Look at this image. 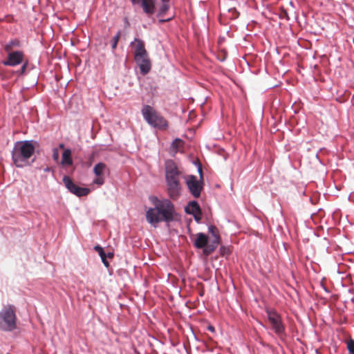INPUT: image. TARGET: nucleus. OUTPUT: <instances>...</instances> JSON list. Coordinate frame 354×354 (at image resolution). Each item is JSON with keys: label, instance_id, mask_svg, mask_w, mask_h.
Here are the masks:
<instances>
[{"label": "nucleus", "instance_id": "nucleus-1", "mask_svg": "<svg viewBox=\"0 0 354 354\" xmlns=\"http://www.w3.org/2000/svg\"><path fill=\"white\" fill-rule=\"evenodd\" d=\"M153 205L146 212V220L153 227H156L161 222L165 223L167 225L175 221L177 213L175 206L169 198H159L156 196H151L149 198Z\"/></svg>", "mask_w": 354, "mask_h": 354}, {"label": "nucleus", "instance_id": "nucleus-5", "mask_svg": "<svg viewBox=\"0 0 354 354\" xmlns=\"http://www.w3.org/2000/svg\"><path fill=\"white\" fill-rule=\"evenodd\" d=\"M16 315L12 306H5L0 312V329L12 331L17 328Z\"/></svg>", "mask_w": 354, "mask_h": 354}, {"label": "nucleus", "instance_id": "nucleus-35", "mask_svg": "<svg viewBox=\"0 0 354 354\" xmlns=\"http://www.w3.org/2000/svg\"><path fill=\"white\" fill-rule=\"evenodd\" d=\"M321 286H322V288H326V287H325V286L322 283V281H321Z\"/></svg>", "mask_w": 354, "mask_h": 354}, {"label": "nucleus", "instance_id": "nucleus-6", "mask_svg": "<svg viewBox=\"0 0 354 354\" xmlns=\"http://www.w3.org/2000/svg\"><path fill=\"white\" fill-rule=\"evenodd\" d=\"M198 171L201 178L200 180H198L197 177L194 175L187 176L185 180V183L189 192L196 198L200 197L201 190L203 189V171L201 165H199Z\"/></svg>", "mask_w": 354, "mask_h": 354}, {"label": "nucleus", "instance_id": "nucleus-7", "mask_svg": "<svg viewBox=\"0 0 354 354\" xmlns=\"http://www.w3.org/2000/svg\"><path fill=\"white\" fill-rule=\"evenodd\" d=\"M268 319L272 326L275 333L279 336H281L284 333L285 328L282 324L281 316L273 309H266Z\"/></svg>", "mask_w": 354, "mask_h": 354}, {"label": "nucleus", "instance_id": "nucleus-2", "mask_svg": "<svg viewBox=\"0 0 354 354\" xmlns=\"http://www.w3.org/2000/svg\"><path fill=\"white\" fill-rule=\"evenodd\" d=\"M38 145L32 140L16 142L11 152L12 160L14 165L19 168L30 165L35 159L30 160L35 150V145Z\"/></svg>", "mask_w": 354, "mask_h": 354}, {"label": "nucleus", "instance_id": "nucleus-29", "mask_svg": "<svg viewBox=\"0 0 354 354\" xmlns=\"http://www.w3.org/2000/svg\"><path fill=\"white\" fill-rule=\"evenodd\" d=\"M221 252H222V254L224 255L226 252V251L228 252V249L224 248V247H221Z\"/></svg>", "mask_w": 354, "mask_h": 354}, {"label": "nucleus", "instance_id": "nucleus-26", "mask_svg": "<svg viewBox=\"0 0 354 354\" xmlns=\"http://www.w3.org/2000/svg\"><path fill=\"white\" fill-rule=\"evenodd\" d=\"M123 21H124V28H129L130 26V23L129 21V19L127 17H124L123 19Z\"/></svg>", "mask_w": 354, "mask_h": 354}, {"label": "nucleus", "instance_id": "nucleus-24", "mask_svg": "<svg viewBox=\"0 0 354 354\" xmlns=\"http://www.w3.org/2000/svg\"><path fill=\"white\" fill-rule=\"evenodd\" d=\"M100 256L101 257V259H102V263H104V265L106 266V267H109V263L108 262V261L106 260V254L104 252L102 254H100Z\"/></svg>", "mask_w": 354, "mask_h": 354}, {"label": "nucleus", "instance_id": "nucleus-9", "mask_svg": "<svg viewBox=\"0 0 354 354\" xmlns=\"http://www.w3.org/2000/svg\"><path fill=\"white\" fill-rule=\"evenodd\" d=\"M208 232L212 234V239L209 241L208 247L203 251V254L205 256L211 254L216 249L220 243V236L216 227L212 225H209Z\"/></svg>", "mask_w": 354, "mask_h": 354}, {"label": "nucleus", "instance_id": "nucleus-19", "mask_svg": "<svg viewBox=\"0 0 354 354\" xmlns=\"http://www.w3.org/2000/svg\"><path fill=\"white\" fill-rule=\"evenodd\" d=\"M20 41L17 39H11L5 46L4 50L6 52L9 53L13 47H19Z\"/></svg>", "mask_w": 354, "mask_h": 354}, {"label": "nucleus", "instance_id": "nucleus-21", "mask_svg": "<svg viewBox=\"0 0 354 354\" xmlns=\"http://www.w3.org/2000/svg\"><path fill=\"white\" fill-rule=\"evenodd\" d=\"M183 140L180 138H176L171 143V147L174 151H177L178 149L182 146Z\"/></svg>", "mask_w": 354, "mask_h": 354}, {"label": "nucleus", "instance_id": "nucleus-31", "mask_svg": "<svg viewBox=\"0 0 354 354\" xmlns=\"http://www.w3.org/2000/svg\"><path fill=\"white\" fill-rule=\"evenodd\" d=\"M282 17H286V19H288V13L286 11H283V16Z\"/></svg>", "mask_w": 354, "mask_h": 354}, {"label": "nucleus", "instance_id": "nucleus-34", "mask_svg": "<svg viewBox=\"0 0 354 354\" xmlns=\"http://www.w3.org/2000/svg\"><path fill=\"white\" fill-rule=\"evenodd\" d=\"M59 148L63 149L64 147V145L62 143L59 145Z\"/></svg>", "mask_w": 354, "mask_h": 354}, {"label": "nucleus", "instance_id": "nucleus-14", "mask_svg": "<svg viewBox=\"0 0 354 354\" xmlns=\"http://www.w3.org/2000/svg\"><path fill=\"white\" fill-rule=\"evenodd\" d=\"M131 46H134V59L148 55V53L145 49L144 41L138 38H135L134 41H131Z\"/></svg>", "mask_w": 354, "mask_h": 354}, {"label": "nucleus", "instance_id": "nucleus-8", "mask_svg": "<svg viewBox=\"0 0 354 354\" xmlns=\"http://www.w3.org/2000/svg\"><path fill=\"white\" fill-rule=\"evenodd\" d=\"M62 181L66 188L71 193L78 197L87 196L91 192L90 189L87 187H81L75 184L72 179L68 176H64L63 177Z\"/></svg>", "mask_w": 354, "mask_h": 354}, {"label": "nucleus", "instance_id": "nucleus-3", "mask_svg": "<svg viewBox=\"0 0 354 354\" xmlns=\"http://www.w3.org/2000/svg\"><path fill=\"white\" fill-rule=\"evenodd\" d=\"M180 175L181 172L172 160H168L165 162L167 194L170 200L177 201L181 196Z\"/></svg>", "mask_w": 354, "mask_h": 354}, {"label": "nucleus", "instance_id": "nucleus-12", "mask_svg": "<svg viewBox=\"0 0 354 354\" xmlns=\"http://www.w3.org/2000/svg\"><path fill=\"white\" fill-rule=\"evenodd\" d=\"M140 68V72L142 75L148 74L151 69V62L149 55L139 57L134 59Z\"/></svg>", "mask_w": 354, "mask_h": 354}, {"label": "nucleus", "instance_id": "nucleus-30", "mask_svg": "<svg viewBox=\"0 0 354 354\" xmlns=\"http://www.w3.org/2000/svg\"><path fill=\"white\" fill-rule=\"evenodd\" d=\"M207 329L209 330V331H212V332H214V327L213 326H209L207 327Z\"/></svg>", "mask_w": 354, "mask_h": 354}, {"label": "nucleus", "instance_id": "nucleus-36", "mask_svg": "<svg viewBox=\"0 0 354 354\" xmlns=\"http://www.w3.org/2000/svg\"><path fill=\"white\" fill-rule=\"evenodd\" d=\"M324 290H325L326 292H328H328H330L329 289H328V288L324 289Z\"/></svg>", "mask_w": 354, "mask_h": 354}, {"label": "nucleus", "instance_id": "nucleus-32", "mask_svg": "<svg viewBox=\"0 0 354 354\" xmlns=\"http://www.w3.org/2000/svg\"><path fill=\"white\" fill-rule=\"evenodd\" d=\"M50 171V168L48 167L44 169V171H45V172H48Z\"/></svg>", "mask_w": 354, "mask_h": 354}, {"label": "nucleus", "instance_id": "nucleus-18", "mask_svg": "<svg viewBox=\"0 0 354 354\" xmlns=\"http://www.w3.org/2000/svg\"><path fill=\"white\" fill-rule=\"evenodd\" d=\"M73 163L71 150L70 149H66L62 153L61 164L64 166H71Z\"/></svg>", "mask_w": 354, "mask_h": 354}, {"label": "nucleus", "instance_id": "nucleus-11", "mask_svg": "<svg viewBox=\"0 0 354 354\" xmlns=\"http://www.w3.org/2000/svg\"><path fill=\"white\" fill-rule=\"evenodd\" d=\"M106 170H108V168L104 162H98L95 165L93 168V173L97 177L93 179V184L101 186L104 183L105 178L104 176V173Z\"/></svg>", "mask_w": 354, "mask_h": 354}, {"label": "nucleus", "instance_id": "nucleus-25", "mask_svg": "<svg viewBox=\"0 0 354 354\" xmlns=\"http://www.w3.org/2000/svg\"><path fill=\"white\" fill-rule=\"evenodd\" d=\"M27 66H28V62H26L21 66L20 70L19 71V73L21 75H23L24 73H25Z\"/></svg>", "mask_w": 354, "mask_h": 354}, {"label": "nucleus", "instance_id": "nucleus-27", "mask_svg": "<svg viewBox=\"0 0 354 354\" xmlns=\"http://www.w3.org/2000/svg\"><path fill=\"white\" fill-rule=\"evenodd\" d=\"M94 249L99 252V254L104 252L103 249L99 245L95 246Z\"/></svg>", "mask_w": 354, "mask_h": 354}, {"label": "nucleus", "instance_id": "nucleus-33", "mask_svg": "<svg viewBox=\"0 0 354 354\" xmlns=\"http://www.w3.org/2000/svg\"><path fill=\"white\" fill-rule=\"evenodd\" d=\"M199 294H200V295H201V296H203V295H204V290H203V289H201V291H200V293H199Z\"/></svg>", "mask_w": 354, "mask_h": 354}, {"label": "nucleus", "instance_id": "nucleus-23", "mask_svg": "<svg viewBox=\"0 0 354 354\" xmlns=\"http://www.w3.org/2000/svg\"><path fill=\"white\" fill-rule=\"evenodd\" d=\"M52 156H53V159L55 161H57V162L58 161L59 158V151H58L57 148H53V149Z\"/></svg>", "mask_w": 354, "mask_h": 354}, {"label": "nucleus", "instance_id": "nucleus-10", "mask_svg": "<svg viewBox=\"0 0 354 354\" xmlns=\"http://www.w3.org/2000/svg\"><path fill=\"white\" fill-rule=\"evenodd\" d=\"M24 53L21 50L9 52L8 59L2 61L4 66H15L23 62Z\"/></svg>", "mask_w": 354, "mask_h": 354}, {"label": "nucleus", "instance_id": "nucleus-22", "mask_svg": "<svg viewBox=\"0 0 354 354\" xmlns=\"http://www.w3.org/2000/svg\"><path fill=\"white\" fill-rule=\"evenodd\" d=\"M347 348L351 354H354V340L351 339L348 342Z\"/></svg>", "mask_w": 354, "mask_h": 354}, {"label": "nucleus", "instance_id": "nucleus-28", "mask_svg": "<svg viewBox=\"0 0 354 354\" xmlns=\"http://www.w3.org/2000/svg\"><path fill=\"white\" fill-rule=\"evenodd\" d=\"M133 5H141L142 0H131Z\"/></svg>", "mask_w": 354, "mask_h": 354}, {"label": "nucleus", "instance_id": "nucleus-13", "mask_svg": "<svg viewBox=\"0 0 354 354\" xmlns=\"http://www.w3.org/2000/svg\"><path fill=\"white\" fill-rule=\"evenodd\" d=\"M195 238L193 240V245L198 249H203V252L209 243V239L207 235L203 232L197 233L194 235Z\"/></svg>", "mask_w": 354, "mask_h": 354}, {"label": "nucleus", "instance_id": "nucleus-20", "mask_svg": "<svg viewBox=\"0 0 354 354\" xmlns=\"http://www.w3.org/2000/svg\"><path fill=\"white\" fill-rule=\"evenodd\" d=\"M120 36H121V31L119 30L111 39V45L112 50H115L116 48L118 41L120 38Z\"/></svg>", "mask_w": 354, "mask_h": 354}, {"label": "nucleus", "instance_id": "nucleus-4", "mask_svg": "<svg viewBox=\"0 0 354 354\" xmlns=\"http://www.w3.org/2000/svg\"><path fill=\"white\" fill-rule=\"evenodd\" d=\"M141 113L144 120L151 127L159 130H166L169 127V122L166 118L151 106L143 105Z\"/></svg>", "mask_w": 354, "mask_h": 354}, {"label": "nucleus", "instance_id": "nucleus-16", "mask_svg": "<svg viewBox=\"0 0 354 354\" xmlns=\"http://www.w3.org/2000/svg\"><path fill=\"white\" fill-rule=\"evenodd\" d=\"M185 212L187 214L194 216L196 221H198L197 214H201L200 205L196 201H189L185 207Z\"/></svg>", "mask_w": 354, "mask_h": 354}, {"label": "nucleus", "instance_id": "nucleus-15", "mask_svg": "<svg viewBox=\"0 0 354 354\" xmlns=\"http://www.w3.org/2000/svg\"><path fill=\"white\" fill-rule=\"evenodd\" d=\"M162 5L160 6L158 12L157 13V17L159 19V22L163 24L171 21L174 16L168 18H165V15L170 8L169 0H160Z\"/></svg>", "mask_w": 354, "mask_h": 354}, {"label": "nucleus", "instance_id": "nucleus-17", "mask_svg": "<svg viewBox=\"0 0 354 354\" xmlns=\"http://www.w3.org/2000/svg\"><path fill=\"white\" fill-rule=\"evenodd\" d=\"M140 6L143 12L148 15L155 12V0H142Z\"/></svg>", "mask_w": 354, "mask_h": 354}]
</instances>
